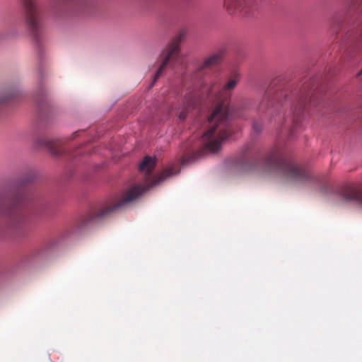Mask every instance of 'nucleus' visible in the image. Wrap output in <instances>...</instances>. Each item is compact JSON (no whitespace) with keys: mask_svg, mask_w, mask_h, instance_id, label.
I'll return each instance as SVG.
<instances>
[{"mask_svg":"<svg viewBox=\"0 0 362 362\" xmlns=\"http://www.w3.org/2000/svg\"><path fill=\"white\" fill-rule=\"evenodd\" d=\"M185 37V34L184 33H179L172 39L166 49L163 51V54H165V56L155 75L154 81L160 77L165 67L170 62L178 60L180 43L184 40Z\"/></svg>","mask_w":362,"mask_h":362,"instance_id":"nucleus-6","label":"nucleus"},{"mask_svg":"<svg viewBox=\"0 0 362 362\" xmlns=\"http://www.w3.org/2000/svg\"><path fill=\"white\" fill-rule=\"evenodd\" d=\"M155 164V158L149 156H145L139 167L140 171L146 172L145 186L136 185L123 192L119 197L108 200L100 208L90 212L88 221L97 222L107 217L126 204L136 200L151 187L158 185L164 180L177 174L179 172L177 169L178 165L173 164L164 169L158 175L152 176L151 173L154 169Z\"/></svg>","mask_w":362,"mask_h":362,"instance_id":"nucleus-2","label":"nucleus"},{"mask_svg":"<svg viewBox=\"0 0 362 362\" xmlns=\"http://www.w3.org/2000/svg\"><path fill=\"white\" fill-rule=\"evenodd\" d=\"M315 91V79L308 80L300 88L295 89L284 82L272 83L264 93L259 105L258 111L264 112L272 109L278 110L279 107L283 106L290 96L292 98L290 101L291 108L296 117L295 122H297L306 105L312 102Z\"/></svg>","mask_w":362,"mask_h":362,"instance_id":"nucleus-3","label":"nucleus"},{"mask_svg":"<svg viewBox=\"0 0 362 362\" xmlns=\"http://www.w3.org/2000/svg\"><path fill=\"white\" fill-rule=\"evenodd\" d=\"M356 34H357V30H356V28L354 27L347 30V32L346 33V37L347 39H349V38H351V37L356 35Z\"/></svg>","mask_w":362,"mask_h":362,"instance_id":"nucleus-11","label":"nucleus"},{"mask_svg":"<svg viewBox=\"0 0 362 362\" xmlns=\"http://www.w3.org/2000/svg\"><path fill=\"white\" fill-rule=\"evenodd\" d=\"M224 6L230 14L243 13L250 16L255 9L253 0H224Z\"/></svg>","mask_w":362,"mask_h":362,"instance_id":"nucleus-8","label":"nucleus"},{"mask_svg":"<svg viewBox=\"0 0 362 362\" xmlns=\"http://www.w3.org/2000/svg\"><path fill=\"white\" fill-rule=\"evenodd\" d=\"M241 168L245 170L262 169L265 173L276 174L282 178L298 184H304L313 180L308 169L300 167L289 158L285 152L274 148L258 165L244 160Z\"/></svg>","mask_w":362,"mask_h":362,"instance_id":"nucleus-4","label":"nucleus"},{"mask_svg":"<svg viewBox=\"0 0 362 362\" xmlns=\"http://www.w3.org/2000/svg\"><path fill=\"white\" fill-rule=\"evenodd\" d=\"M6 202H7V201H6L4 198L2 200H0V202H1H1H4V204H6V203H5Z\"/></svg>","mask_w":362,"mask_h":362,"instance_id":"nucleus-14","label":"nucleus"},{"mask_svg":"<svg viewBox=\"0 0 362 362\" xmlns=\"http://www.w3.org/2000/svg\"><path fill=\"white\" fill-rule=\"evenodd\" d=\"M42 145L45 146L53 156H57L63 153L61 139H43Z\"/></svg>","mask_w":362,"mask_h":362,"instance_id":"nucleus-10","label":"nucleus"},{"mask_svg":"<svg viewBox=\"0 0 362 362\" xmlns=\"http://www.w3.org/2000/svg\"><path fill=\"white\" fill-rule=\"evenodd\" d=\"M338 23H339V19H337V18H334V19L332 20V24H333V25H334V24H338Z\"/></svg>","mask_w":362,"mask_h":362,"instance_id":"nucleus-13","label":"nucleus"},{"mask_svg":"<svg viewBox=\"0 0 362 362\" xmlns=\"http://www.w3.org/2000/svg\"><path fill=\"white\" fill-rule=\"evenodd\" d=\"M253 130L256 132L257 133H259L262 129V127L260 124H259L257 122H255L252 125Z\"/></svg>","mask_w":362,"mask_h":362,"instance_id":"nucleus-12","label":"nucleus"},{"mask_svg":"<svg viewBox=\"0 0 362 362\" xmlns=\"http://www.w3.org/2000/svg\"><path fill=\"white\" fill-rule=\"evenodd\" d=\"M27 24L35 39L37 41L42 30L40 16L32 0H25Z\"/></svg>","mask_w":362,"mask_h":362,"instance_id":"nucleus-7","label":"nucleus"},{"mask_svg":"<svg viewBox=\"0 0 362 362\" xmlns=\"http://www.w3.org/2000/svg\"><path fill=\"white\" fill-rule=\"evenodd\" d=\"M223 54V50H219L209 57L206 58L203 63L197 69L194 77H198L202 72H205L206 69H211L214 66L219 64L222 62Z\"/></svg>","mask_w":362,"mask_h":362,"instance_id":"nucleus-9","label":"nucleus"},{"mask_svg":"<svg viewBox=\"0 0 362 362\" xmlns=\"http://www.w3.org/2000/svg\"><path fill=\"white\" fill-rule=\"evenodd\" d=\"M25 199V194L21 193L15 195V197L12 198V201H9L8 204L13 205V208H14L17 205L23 203ZM10 214V228L18 234L24 233L27 229L28 224V216L21 209H11Z\"/></svg>","mask_w":362,"mask_h":362,"instance_id":"nucleus-5","label":"nucleus"},{"mask_svg":"<svg viewBox=\"0 0 362 362\" xmlns=\"http://www.w3.org/2000/svg\"><path fill=\"white\" fill-rule=\"evenodd\" d=\"M240 80V75L233 74L228 81L221 87L216 82H202L199 91L193 90L186 94L182 110L178 114L180 120H185L187 114L195 109L199 105L201 100L206 98H214L216 105L209 117V122L211 127L202 136L200 143L203 148L197 152V157L203 154L204 151L215 153L219 151L221 142L228 139L233 134L230 119L234 116L239 117L238 113H234V110L229 107L228 102L232 95V91L235 89Z\"/></svg>","mask_w":362,"mask_h":362,"instance_id":"nucleus-1","label":"nucleus"}]
</instances>
